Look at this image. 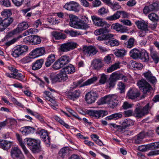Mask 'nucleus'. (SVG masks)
Segmentation results:
<instances>
[{
	"label": "nucleus",
	"mask_w": 159,
	"mask_h": 159,
	"mask_svg": "<svg viewBox=\"0 0 159 159\" xmlns=\"http://www.w3.org/2000/svg\"><path fill=\"white\" fill-rule=\"evenodd\" d=\"M55 55L54 54H51L47 58L45 65L47 67L50 66L55 60Z\"/></svg>",
	"instance_id": "31"
},
{
	"label": "nucleus",
	"mask_w": 159,
	"mask_h": 159,
	"mask_svg": "<svg viewBox=\"0 0 159 159\" xmlns=\"http://www.w3.org/2000/svg\"><path fill=\"white\" fill-rule=\"evenodd\" d=\"M137 84L140 89L144 93L149 92L152 89L150 85L143 79L138 81Z\"/></svg>",
	"instance_id": "6"
},
{
	"label": "nucleus",
	"mask_w": 159,
	"mask_h": 159,
	"mask_svg": "<svg viewBox=\"0 0 159 159\" xmlns=\"http://www.w3.org/2000/svg\"><path fill=\"white\" fill-rule=\"evenodd\" d=\"M111 96L114 97L115 98L114 99L110 100L109 102H108V104H109V106L112 108H114L116 106L117 103L116 102H114L116 99V96L115 95L112 94L111 95Z\"/></svg>",
	"instance_id": "48"
},
{
	"label": "nucleus",
	"mask_w": 159,
	"mask_h": 159,
	"mask_svg": "<svg viewBox=\"0 0 159 159\" xmlns=\"http://www.w3.org/2000/svg\"><path fill=\"white\" fill-rule=\"evenodd\" d=\"M49 77L52 83L57 82H62L66 81L68 79V76L66 74L62 69L60 73L57 75L51 74Z\"/></svg>",
	"instance_id": "5"
},
{
	"label": "nucleus",
	"mask_w": 159,
	"mask_h": 159,
	"mask_svg": "<svg viewBox=\"0 0 159 159\" xmlns=\"http://www.w3.org/2000/svg\"><path fill=\"white\" fill-rule=\"evenodd\" d=\"M142 50H139L136 48H134L129 52V55L130 57L134 59L139 58L142 53Z\"/></svg>",
	"instance_id": "25"
},
{
	"label": "nucleus",
	"mask_w": 159,
	"mask_h": 159,
	"mask_svg": "<svg viewBox=\"0 0 159 159\" xmlns=\"http://www.w3.org/2000/svg\"><path fill=\"white\" fill-rule=\"evenodd\" d=\"M11 157L16 159H25L21 150L17 147H12L10 152Z\"/></svg>",
	"instance_id": "7"
},
{
	"label": "nucleus",
	"mask_w": 159,
	"mask_h": 159,
	"mask_svg": "<svg viewBox=\"0 0 159 159\" xmlns=\"http://www.w3.org/2000/svg\"><path fill=\"white\" fill-rule=\"evenodd\" d=\"M89 114L97 118L103 117L108 114L107 111L102 110H90L88 112Z\"/></svg>",
	"instance_id": "10"
},
{
	"label": "nucleus",
	"mask_w": 159,
	"mask_h": 159,
	"mask_svg": "<svg viewBox=\"0 0 159 159\" xmlns=\"http://www.w3.org/2000/svg\"><path fill=\"white\" fill-rule=\"evenodd\" d=\"M140 94L138 90L135 88H131L127 92V96L128 98L134 99L139 96Z\"/></svg>",
	"instance_id": "14"
},
{
	"label": "nucleus",
	"mask_w": 159,
	"mask_h": 159,
	"mask_svg": "<svg viewBox=\"0 0 159 159\" xmlns=\"http://www.w3.org/2000/svg\"><path fill=\"white\" fill-rule=\"evenodd\" d=\"M102 60L100 58H95L91 61V66L95 70H99L103 66Z\"/></svg>",
	"instance_id": "15"
},
{
	"label": "nucleus",
	"mask_w": 159,
	"mask_h": 159,
	"mask_svg": "<svg viewBox=\"0 0 159 159\" xmlns=\"http://www.w3.org/2000/svg\"><path fill=\"white\" fill-rule=\"evenodd\" d=\"M88 19L85 16H83L81 20L78 22L75 28L86 30L89 27L88 24Z\"/></svg>",
	"instance_id": "12"
},
{
	"label": "nucleus",
	"mask_w": 159,
	"mask_h": 159,
	"mask_svg": "<svg viewBox=\"0 0 159 159\" xmlns=\"http://www.w3.org/2000/svg\"><path fill=\"white\" fill-rule=\"evenodd\" d=\"M121 127V131L125 129L127 127L134 125V122L132 120L130 119H126L120 122Z\"/></svg>",
	"instance_id": "16"
},
{
	"label": "nucleus",
	"mask_w": 159,
	"mask_h": 159,
	"mask_svg": "<svg viewBox=\"0 0 159 159\" xmlns=\"http://www.w3.org/2000/svg\"><path fill=\"white\" fill-rule=\"evenodd\" d=\"M97 93L93 91L88 93L85 96V100L88 104H91L94 102L98 98Z\"/></svg>",
	"instance_id": "11"
},
{
	"label": "nucleus",
	"mask_w": 159,
	"mask_h": 159,
	"mask_svg": "<svg viewBox=\"0 0 159 159\" xmlns=\"http://www.w3.org/2000/svg\"><path fill=\"white\" fill-rule=\"evenodd\" d=\"M69 151V148L65 147L62 148L59 151V155L62 158H64Z\"/></svg>",
	"instance_id": "39"
},
{
	"label": "nucleus",
	"mask_w": 159,
	"mask_h": 159,
	"mask_svg": "<svg viewBox=\"0 0 159 159\" xmlns=\"http://www.w3.org/2000/svg\"><path fill=\"white\" fill-rule=\"evenodd\" d=\"M118 86V89L120 90L121 93H123L125 92V86L124 83L121 82H119Z\"/></svg>",
	"instance_id": "55"
},
{
	"label": "nucleus",
	"mask_w": 159,
	"mask_h": 159,
	"mask_svg": "<svg viewBox=\"0 0 159 159\" xmlns=\"http://www.w3.org/2000/svg\"><path fill=\"white\" fill-rule=\"evenodd\" d=\"M143 75L146 79L151 83L154 84L157 81L156 78L153 75L150 71H148L147 72L144 73Z\"/></svg>",
	"instance_id": "19"
},
{
	"label": "nucleus",
	"mask_w": 159,
	"mask_h": 159,
	"mask_svg": "<svg viewBox=\"0 0 159 159\" xmlns=\"http://www.w3.org/2000/svg\"><path fill=\"white\" fill-rule=\"evenodd\" d=\"M150 109L149 103H147L143 107L140 106L136 107L134 111V116L138 118L142 117L148 114Z\"/></svg>",
	"instance_id": "4"
},
{
	"label": "nucleus",
	"mask_w": 159,
	"mask_h": 159,
	"mask_svg": "<svg viewBox=\"0 0 159 159\" xmlns=\"http://www.w3.org/2000/svg\"><path fill=\"white\" fill-rule=\"evenodd\" d=\"M133 104H130L127 102H125L122 105V107L124 109H127L132 107Z\"/></svg>",
	"instance_id": "60"
},
{
	"label": "nucleus",
	"mask_w": 159,
	"mask_h": 159,
	"mask_svg": "<svg viewBox=\"0 0 159 159\" xmlns=\"http://www.w3.org/2000/svg\"><path fill=\"white\" fill-rule=\"evenodd\" d=\"M12 13L9 9L4 10L1 13V16L3 18V20L0 17V31H4L7 27L10 25L13 21V19L10 16Z\"/></svg>",
	"instance_id": "1"
},
{
	"label": "nucleus",
	"mask_w": 159,
	"mask_h": 159,
	"mask_svg": "<svg viewBox=\"0 0 159 159\" xmlns=\"http://www.w3.org/2000/svg\"><path fill=\"white\" fill-rule=\"evenodd\" d=\"M111 95H108L101 98L97 102L98 105H101L107 103L110 100L114 99L115 98L111 96Z\"/></svg>",
	"instance_id": "23"
},
{
	"label": "nucleus",
	"mask_w": 159,
	"mask_h": 159,
	"mask_svg": "<svg viewBox=\"0 0 159 159\" xmlns=\"http://www.w3.org/2000/svg\"><path fill=\"white\" fill-rule=\"evenodd\" d=\"M83 51L84 53L88 57H92L96 54L98 52L95 48L92 46L84 47Z\"/></svg>",
	"instance_id": "13"
},
{
	"label": "nucleus",
	"mask_w": 159,
	"mask_h": 159,
	"mask_svg": "<svg viewBox=\"0 0 159 159\" xmlns=\"http://www.w3.org/2000/svg\"><path fill=\"white\" fill-rule=\"evenodd\" d=\"M110 24H107L106 22H104V23L101 26V27H102V28H101L103 33H108L110 31Z\"/></svg>",
	"instance_id": "44"
},
{
	"label": "nucleus",
	"mask_w": 159,
	"mask_h": 159,
	"mask_svg": "<svg viewBox=\"0 0 159 159\" xmlns=\"http://www.w3.org/2000/svg\"><path fill=\"white\" fill-rule=\"evenodd\" d=\"M135 39L133 38H130L127 42L124 43V46L125 47L129 48H131L134 46Z\"/></svg>",
	"instance_id": "37"
},
{
	"label": "nucleus",
	"mask_w": 159,
	"mask_h": 159,
	"mask_svg": "<svg viewBox=\"0 0 159 159\" xmlns=\"http://www.w3.org/2000/svg\"><path fill=\"white\" fill-rule=\"evenodd\" d=\"M108 12L109 11L108 9L104 7L101 8L98 10V13L102 15L107 14Z\"/></svg>",
	"instance_id": "61"
},
{
	"label": "nucleus",
	"mask_w": 159,
	"mask_h": 159,
	"mask_svg": "<svg viewBox=\"0 0 159 159\" xmlns=\"http://www.w3.org/2000/svg\"><path fill=\"white\" fill-rule=\"evenodd\" d=\"M58 60L64 66L70 62V59L69 56L65 55L61 57Z\"/></svg>",
	"instance_id": "36"
},
{
	"label": "nucleus",
	"mask_w": 159,
	"mask_h": 159,
	"mask_svg": "<svg viewBox=\"0 0 159 159\" xmlns=\"http://www.w3.org/2000/svg\"><path fill=\"white\" fill-rule=\"evenodd\" d=\"M53 35L56 39H64L66 38L65 34L57 31L53 33Z\"/></svg>",
	"instance_id": "38"
},
{
	"label": "nucleus",
	"mask_w": 159,
	"mask_h": 159,
	"mask_svg": "<svg viewBox=\"0 0 159 159\" xmlns=\"http://www.w3.org/2000/svg\"><path fill=\"white\" fill-rule=\"evenodd\" d=\"M32 35H30L25 37L23 41L26 44L32 43Z\"/></svg>",
	"instance_id": "59"
},
{
	"label": "nucleus",
	"mask_w": 159,
	"mask_h": 159,
	"mask_svg": "<svg viewBox=\"0 0 159 159\" xmlns=\"http://www.w3.org/2000/svg\"><path fill=\"white\" fill-rule=\"evenodd\" d=\"M70 21L69 22L70 25L72 27L74 28L76 25L78 21H77V18L75 16L73 15H70L69 16Z\"/></svg>",
	"instance_id": "34"
},
{
	"label": "nucleus",
	"mask_w": 159,
	"mask_h": 159,
	"mask_svg": "<svg viewBox=\"0 0 159 159\" xmlns=\"http://www.w3.org/2000/svg\"><path fill=\"white\" fill-rule=\"evenodd\" d=\"M76 43L70 42L61 44L60 46V50L61 52H67L76 48Z\"/></svg>",
	"instance_id": "9"
},
{
	"label": "nucleus",
	"mask_w": 159,
	"mask_h": 159,
	"mask_svg": "<svg viewBox=\"0 0 159 159\" xmlns=\"http://www.w3.org/2000/svg\"><path fill=\"white\" fill-rule=\"evenodd\" d=\"M158 7V4L156 3H154L148 6H146L143 10V13L145 14H147L150 12L153 11L157 9Z\"/></svg>",
	"instance_id": "21"
},
{
	"label": "nucleus",
	"mask_w": 159,
	"mask_h": 159,
	"mask_svg": "<svg viewBox=\"0 0 159 159\" xmlns=\"http://www.w3.org/2000/svg\"><path fill=\"white\" fill-rule=\"evenodd\" d=\"M32 58L29 57H26L23 58L21 60V61L24 63H29L32 61Z\"/></svg>",
	"instance_id": "64"
},
{
	"label": "nucleus",
	"mask_w": 159,
	"mask_h": 159,
	"mask_svg": "<svg viewBox=\"0 0 159 159\" xmlns=\"http://www.w3.org/2000/svg\"><path fill=\"white\" fill-rule=\"evenodd\" d=\"M149 144L148 145H142L139 146L138 149L139 150L142 152L146 151L147 149L150 150Z\"/></svg>",
	"instance_id": "53"
},
{
	"label": "nucleus",
	"mask_w": 159,
	"mask_h": 159,
	"mask_svg": "<svg viewBox=\"0 0 159 159\" xmlns=\"http://www.w3.org/2000/svg\"><path fill=\"white\" fill-rule=\"evenodd\" d=\"M63 67V66L58 59L52 65V68L55 70H58Z\"/></svg>",
	"instance_id": "51"
},
{
	"label": "nucleus",
	"mask_w": 159,
	"mask_h": 159,
	"mask_svg": "<svg viewBox=\"0 0 159 159\" xmlns=\"http://www.w3.org/2000/svg\"><path fill=\"white\" fill-rule=\"evenodd\" d=\"M107 78V77L106 75L104 74H102L99 80L100 83L102 84H104L106 82Z\"/></svg>",
	"instance_id": "63"
},
{
	"label": "nucleus",
	"mask_w": 159,
	"mask_h": 159,
	"mask_svg": "<svg viewBox=\"0 0 159 159\" xmlns=\"http://www.w3.org/2000/svg\"><path fill=\"white\" fill-rule=\"evenodd\" d=\"M145 136V134L144 132H141L135 137V143L137 144H140Z\"/></svg>",
	"instance_id": "32"
},
{
	"label": "nucleus",
	"mask_w": 159,
	"mask_h": 159,
	"mask_svg": "<svg viewBox=\"0 0 159 159\" xmlns=\"http://www.w3.org/2000/svg\"><path fill=\"white\" fill-rule=\"evenodd\" d=\"M114 35L111 34H103L98 37L96 39L99 41H105L104 43L111 46H118L120 44L119 42L116 39L110 40V39L113 37Z\"/></svg>",
	"instance_id": "3"
},
{
	"label": "nucleus",
	"mask_w": 159,
	"mask_h": 159,
	"mask_svg": "<svg viewBox=\"0 0 159 159\" xmlns=\"http://www.w3.org/2000/svg\"><path fill=\"white\" fill-rule=\"evenodd\" d=\"M81 93V92L80 90H76L67 95V98L73 101H75L79 97Z\"/></svg>",
	"instance_id": "28"
},
{
	"label": "nucleus",
	"mask_w": 159,
	"mask_h": 159,
	"mask_svg": "<svg viewBox=\"0 0 159 159\" xmlns=\"http://www.w3.org/2000/svg\"><path fill=\"white\" fill-rule=\"evenodd\" d=\"M18 27L22 31L27 29L29 27V25L27 22H24L20 23L18 25Z\"/></svg>",
	"instance_id": "52"
},
{
	"label": "nucleus",
	"mask_w": 159,
	"mask_h": 159,
	"mask_svg": "<svg viewBox=\"0 0 159 159\" xmlns=\"http://www.w3.org/2000/svg\"><path fill=\"white\" fill-rule=\"evenodd\" d=\"M6 122V124H7L9 125L12 126L16 123V121L14 119H8L5 120Z\"/></svg>",
	"instance_id": "57"
},
{
	"label": "nucleus",
	"mask_w": 159,
	"mask_h": 159,
	"mask_svg": "<svg viewBox=\"0 0 159 159\" xmlns=\"http://www.w3.org/2000/svg\"><path fill=\"white\" fill-rule=\"evenodd\" d=\"M91 18L94 24L97 26L101 27L105 22V21H103L101 18L96 16H92Z\"/></svg>",
	"instance_id": "29"
},
{
	"label": "nucleus",
	"mask_w": 159,
	"mask_h": 159,
	"mask_svg": "<svg viewBox=\"0 0 159 159\" xmlns=\"http://www.w3.org/2000/svg\"><path fill=\"white\" fill-rule=\"evenodd\" d=\"M35 29L31 28L29 29L28 30H26L23 33V35L24 36H25L27 35H28L30 34H33L35 33Z\"/></svg>",
	"instance_id": "56"
},
{
	"label": "nucleus",
	"mask_w": 159,
	"mask_h": 159,
	"mask_svg": "<svg viewBox=\"0 0 159 159\" xmlns=\"http://www.w3.org/2000/svg\"><path fill=\"white\" fill-rule=\"evenodd\" d=\"M24 143L34 153L38 152L40 151V141L32 138H26L24 140Z\"/></svg>",
	"instance_id": "2"
},
{
	"label": "nucleus",
	"mask_w": 159,
	"mask_h": 159,
	"mask_svg": "<svg viewBox=\"0 0 159 159\" xmlns=\"http://www.w3.org/2000/svg\"><path fill=\"white\" fill-rule=\"evenodd\" d=\"M122 77V74L115 72L111 74L110 77L116 82L117 80L121 79Z\"/></svg>",
	"instance_id": "47"
},
{
	"label": "nucleus",
	"mask_w": 159,
	"mask_h": 159,
	"mask_svg": "<svg viewBox=\"0 0 159 159\" xmlns=\"http://www.w3.org/2000/svg\"><path fill=\"white\" fill-rule=\"evenodd\" d=\"M28 47L26 45L19 46L15 48L12 51V55L15 57H19L24 52L27 51Z\"/></svg>",
	"instance_id": "8"
},
{
	"label": "nucleus",
	"mask_w": 159,
	"mask_h": 159,
	"mask_svg": "<svg viewBox=\"0 0 159 159\" xmlns=\"http://www.w3.org/2000/svg\"><path fill=\"white\" fill-rule=\"evenodd\" d=\"M138 28L141 30H148V23L144 20H138L135 22Z\"/></svg>",
	"instance_id": "20"
},
{
	"label": "nucleus",
	"mask_w": 159,
	"mask_h": 159,
	"mask_svg": "<svg viewBox=\"0 0 159 159\" xmlns=\"http://www.w3.org/2000/svg\"><path fill=\"white\" fill-rule=\"evenodd\" d=\"M80 6L76 2L73 1L71 11L78 12L80 10Z\"/></svg>",
	"instance_id": "43"
},
{
	"label": "nucleus",
	"mask_w": 159,
	"mask_h": 159,
	"mask_svg": "<svg viewBox=\"0 0 159 159\" xmlns=\"http://www.w3.org/2000/svg\"><path fill=\"white\" fill-rule=\"evenodd\" d=\"M120 13L119 11H117L113 15L107 17V20L109 21H112L119 19L120 17Z\"/></svg>",
	"instance_id": "42"
},
{
	"label": "nucleus",
	"mask_w": 159,
	"mask_h": 159,
	"mask_svg": "<svg viewBox=\"0 0 159 159\" xmlns=\"http://www.w3.org/2000/svg\"><path fill=\"white\" fill-rule=\"evenodd\" d=\"M120 13L119 11H117L113 15L107 17V20L109 21H112L119 19L120 17Z\"/></svg>",
	"instance_id": "41"
},
{
	"label": "nucleus",
	"mask_w": 159,
	"mask_h": 159,
	"mask_svg": "<svg viewBox=\"0 0 159 159\" xmlns=\"http://www.w3.org/2000/svg\"><path fill=\"white\" fill-rule=\"evenodd\" d=\"M110 7L114 11L118 9L121 7V6L117 2L114 3H112Z\"/></svg>",
	"instance_id": "58"
},
{
	"label": "nucleus",
	"mask_w": 159,
	"mask_h": 159,
	"mask_svg": "<svg viewBox=\"0 0 159 159\" xmlns=\"http://www.w3.org/2000/svg\"><path fill=\"white\" fill-rule=\"evenodd\" d=\"M119 62L115 63V64L111 65L107 69V71L108 72H111L115 70L120 68Z\"/></svg>",
	"instance_id": "45"
},
{
	"label": "nucleus",
	"mask_w": 159,
	"mask_h": 159,
	"mask_svg": "<svg viewBox=\"0 0 159 159\" xmlns=\"http://www.w3.org/2000/svg\"><path fill=\"white\" fill-rule=\"evenodd\" d=\"M149 49L150 51L151 56L153 59L154 62L156 64L158 63L159 60L158 53L152 47H150Z\"/></svg>",
	"instance_id": "24"
},
{
	"label": "nucleus",
	"mask_w": 159,
	"mask_h": 159,
	"mask_svg": "<svg viewBox=\"0 0 159 159\" xmlns=\"http://www.w3.org/2000/svg\"><path fill=\"white\" fill-rule=\"evenodd\" d=\"M139 59L144 62H147L148 61L149 56L148 53L146 52L145 50H142V53L140 57H139Z\"/></svg>",
	"instance_id": "33"
},
{
	"label": "nucleus",
	"mask_w": 159,
	"mask_h": 159,
	"mask_svg": "<svg viewBox=\"0 0 159 159\" xmlns=\"http://www.w3.org/2000/svg\"><path fill=\"white\" fill-rule=\"evenodd\" d=\"M132 67L135 70H139L142 68L143 65L140 63H138L136 61H132L131 63Z\"/></svg>",
	"instance_id": "49"
},
{
	"label": "nucleus",
	"mask_w": 159,
	"mask_h": 159,
	"mask_svg": "<svg viewBox=\"0 0 159 159\" xmlns=\"http://www.w3.org/2000/svg\"><path fill=\"white\" fill-rule=\"evenodd\" d=\"M111 28L116 30L121 33L126 32L128 30L127 28L118 23L112 24Z\"/></svg>",
	"instance_id": "17"
},
{
	"label": "nucleus",
	"mask_w": 159,
	"mask_h": 159,
	"mask_svg": "<svg viewBox=\"0 0 159 159\" xmlns=\"http://www.w3.org/2000/svg\"><path fill=\"white\" fill-rule=\"evenodd\" d=\"M12 143L9 141L0 139V148L5 150H7L11 146Z\"/></svg>",
	"instance_id": "26"
},
{
	"label": "nucleus",
	"mask_w": 159,
	"mask_h": 159,
	"mask_svg": "<svg viewBox=\"0 0 159 159\" xmlns=\"http://www.w3.org/2000/svg\"><path fill=\"white\" fill-rule=\"evenodd\" d=\"M21 131L23 135H26L34 133L35 132V130L34 128L28 126L22 128Z\"/></svg>",
	"instance_id": "27"
},
{
	"label": "nucleus",
	"mask_w": 159,
	"mask_h": 159,
	"mask_svg": "<svg viewBox=\"0 0 159 159\" xmlns=\"http://www.w3.org/2000/svg\"><path fill=\"white\" fill-rule=\"evenodd\" d=\"M127 51L125 49H116L113 50V53L118 57H122L126 55Z\"/></svg>",
	"instance_id": "30"
},
{
	"label": "nucleus",
	"mask_w": 159,
	"mask_h": 159,
	"mask_svg": "<svg viewBox=\"0 0 159 159\" xmlns=\"http://www.w3.org/2000/svg\"><path fill=\"white\" fill-rule=\"evenodd\" d=\"M98 79V78L97 77L94 76L92 78L87 80L85 82H84L80 86V87H82L90 85L96 81Z\"/></svg>",
	"instance_id": "40"
},
{
	"label": "nucleus",
	"mask_w": 159,
	"mask_h": 159,
	"mask_svg": "<svg viewBox=\"0 0 159 159\" xmlns=\"http://www.w3.org/2000/svg\"><path fill=\"white\" fill-rule=\"evenodd\" d=\"M148 17L151 20L154 21H157L159 20L158 16L154 13H151L149 14Z\"/></svg>",
	"instance_id": "50"
},
{
	"label": "nucleus",
	"mask_w": 159,
	"mask_h": 159,
	"mask_svg": "<svg viewBox=\"0 0 159 159\" xmlns=\"http://www.w3.org/2000/svg\"><path fill=\"white\" fill-rule=\"evenodd\" d=\"M150 150L159 148V142L152 143L149 144Z\"/></svg>",
	"instance_id": "54"
},
{
	"label": "nucleus",
	"mask_w": 159,
	"mask_h": 159,
	"mask_svg": "<svg viewBox=\"0 0 159 159\" xmlns=\"http://www.w3.org/2000/svg\"><path fill=\"white\" fill-rule=\"evenodd\" d=\"M32 37V43L33 44H38L40 43L41 40L39 36L37 35H33Z\"/></svg>",
	"instance_id": "46"
},
{
	"label": "nucleus",
	"mask_w": 159,
	"mask_h": 159,
	"mask_svg": "<svg viewBox=\"0 0 159 159\" xmlns=\"http://www.w3.org/2000/svg\"><path fill=\"white\" fill-rule=\"evenodd\" d=\"M73 1H71L66 3L64 6V7L66 9L71 11Z\"/></svg>",
	"instance_id": "62"
},
{
	"label": "nucleus",
	"mask_w": 159,
	"mask_h": 159,
	"mask_svg": "<svg viewBox=\"0 0 159 159\" xmlns=\"http://www.w3.org/2000/svg\"><path fill=\"white\" fill-rule=\"evenodd\" d=\"M66 74H72L75 71L74 67L72 64H69L68 66L62 69Z\"/></svg>",
	"instance_id": "35"
},
{
	"label": "nucleus",
	"mask_w": 159,
	"mask_h": 159,
	"mask_svg": "<svg viewBox=\"0 0 159 159\" xmlns=\"http://www.w3.org/2000/svg\"><path fill=\"white\" fill-rule=\"evenodd\" d=\"M45 53V50L44 48H37L32 51L31 55L35 57H38L43 55Z\"/></svg>",
	"instance_id": "22"
},
{
	"label": "nucleus",
	"mask_w": 159,
	"mask_h": 159,
	"mask_svg": "<svg viewBox=\"0 0 159 159\" xmlns=\"http://www.w3.org/2000/svg\"><path fill=\"white\" fill-rule=\"evenodd\" d=\"M43 62L44 60L43 59H40L36 60L32 64V69L34 70L39 69L42 67Z\"/></svg>",
	"instance_id": "18"
}]
</instances>
